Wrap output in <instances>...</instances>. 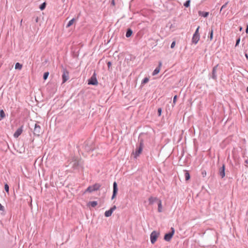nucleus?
<instances>
[{
  "label": "nucleus",
  "mask_w": 248,
  "mask_h": 248,
  "mask_svg": "<svg viewBox=\"0 0 248 248\" xmlns=\"http://www.w3.org/2000/svg\"><path fill=\"white\" fill-rule=\"evenodd\" d=\"M46 7V3L45 2H43V3H42L40 6H39V9L42 11L43 10H44L45 9Z\"/></svg>",
  "instance_id": "nucleus-27"
},
{
  "label": "nucleus",
  "mask_w": 248,
  "mask_h": 248,
  "mask_svg": "<svg viewBox=\"0 0 248 248\" xmlns=\"http://www.w3.org/2000/svg\"><path fill=\"white\" fill-rule=\"evenodd\" d=\"M245 57L247 58V60H248V54L247 53H245Z\"/></svg>",
  "instance_id": "nucleus-45"
},
{
  "label": "nucleus",
  "mask_w": 248,
  "mask_h": 248,
  "mask_svg": "<svg viewBox=\"0 0 248 248\" xmlns=\"http://www.w3.org/2000/svg\"><path fill=\"white\" fill-rule=\"evenodd\" d=\"M133 34V31L130 28H128L127 29L125 34V36L127 38H129Z\"/></svg>",
  "instance_id": "nucleus-19"
},
{
  "label": "nucleus",
  "mask_w": 248,
  "mask_h": 248,
  "mask_svg": "<svg viewBox=\"0 0 248 248\" xmlns=\"http://www.w3.org/2000/svg\"><path fill=\"white\" fill-rule=\"evenodd\" d=\"M118 186L116 182H114L113 184V193L111 196V200H113L116 196L118 192Z\"/></svg>",
  "instance_id": "nucleus-9"
},
{
  "label": "nucleus",
  "mask_w": 248,
  "mask_h": 248,
  "mask_svg": "<svg viewBox=\"0 0 248 248\" xmlns=\"http://www.w3.org/2000/svg\"><path fill=\"white\" fill-rule=\"evenodd\" d=\"M162 113V108H159L157 109V113L159 116H161Z\"/></svg>",
  "instance_id": "nucleus-33"
},
{
  "label": "nucleus",
  "mask_w": 248,
  "mask_h": 248,
  "mask_svg": "<svg viewBox=\"0 0 248 248\" xmlns=\"http://www.w3.org/2000/svg\"><path fill=\"white\" fill-rule=\"evenodd\" d=\"M175 41H174L172 42V43L170 45L171 48H173L175 46Z\"/></svg>",
  "instance_id": "nucleus-38"
},
{
  "label": "nucleus",
  "mask_w": 248,
  "mask_h": 248,
  "mask_svg": "<svg viewBox=\"0 0 248 248\" xmlns=\"http://www.w3.org/2000/svg\"><path fill=\"white\" fill-rule=\"evenodd\" d=\"M75 21V19L74 18H72V19H71L69 22L68 23H67L66 27L67 28L70 27L74 23V22Z\"/></svg>",
  "instance_id": "nucleus-23"
},
{
  "label": "nucleus",
  "mask_w": 248,
  "mask_h": 248,
  "mask_svg": "<svg viewBox=\"0 0 248 248\" xmlns=\"http://www.w3.org/2000/svg\"><path fill=\"white\" fill-rule=\"evenodd\" d=\"M5 117V112H4V110L3 109H0V120L3 119Z\"/></svg>",
  "instance_id": "nucleus-25"
},
{
  "label": "nucleus",
  "mask_w": 248,
  "mask_h": 248,
  "mask_svg": "<svg viewBox=\"0 0 248 248\" xmlns=\"http://www.w3.org/2000/svg\"><path fill=\"white\" fill-rule=\"evenodd\" d=\"M48 75H49L48 72H46L44 73V75H43V79L44 80H46L47 78Z\"/></svg>",
  "instance_id": "nucleus-31"
},
{
  "label": "nucleus",
  "mask_w": 248,
  "mask_h": 248,
  "mask_svg": "<svg viewBox=\"0 0 248 248\" xmlns=\"http://www.w3.org/2000/svg\"><path fill=\"white\" fill-rule=\"evenodd\" d=\"M32 19L34 20L35 22L37 23L39 20V17L38 16H34L32 17Z\"/></svg>",
  "instance_id": "nucleus-37"
},
{
  "label": "nucleus",
  "mask_w": 248,
  "mask_h": 248,
  "mask_svg": "<svg viewBox=\"0 0 248 248\" xmlns=\"http://www.w3.org/2000/svg\"><path fill=\"white\" fill-rule=\"evenodd\" d=\"M199 29H200V26H198V28H197V29L196 30L193 35H200V34L199 32Z\"/></svg>",
  "instance_id": "nucleus-32"
},
{
  "label": "nucleus",
  "mask_w": 248,
  "mask_h": 248,
  "mask_svg": "<svg viewBox=\"0 0 248 248\" xmlns=\"http://www.w3.org/2000/svg\"><path fill=\"white\" fill-rule=\"evenodd\" d=\"M228 2H226L224 4H223V5L222 6V7H221V9H220V12H221V11H222V10L223 9H224V8H226V6H227V4H228Z\"/></svg>",
  "instance_id": "nucleus-36"
},
{
  "label": "nucleus",
  "mask_w": 248,
  "mask_h": 248,
  "mask_svg": "<svg viewBox=\"0 0 248 248\" xmlns=\"http://www.w3.org/2000/svg\"><path fill=\"white\" fill-rule=\"evenodd\" d=\"M116 209V206L115 205L113 206L110 209L106 211L105 212V216L106 217H110L113 213V212Z\"/></svg>",
  "instance_id": "nucleus-12"
},
{
  "label": "nucleus",
  "mask_w": 248,
  "mask_h": 248,
  "mask_svg": "<svg viewBox=\"0 0 248 248\" xmlns=\"http://www.w3.org/2000/svg\"><path fill=\"white\" fill-rule=\"evenodd\" d=\"M115 4L114 0H112L111 2V5L114 6Z\"/></svg>",
  "instance_id": "nucleus-41"
},
{
  "label": "nucleus",
  "mask_w": 248,
  "mask_h": 248,
  "mask_svg": "<svg viewBox=\"0 0 248 248\" xmlns=\"http://www.w3.org/2000/svg\"><path fill=\"white\" fill-rule=\"evenodd\" d=\"M161 65H162V63L161 62H159L158 66L155 68V69L154 70V71H153V72L152 73V75L153 76L157 75L159 72L160 70V67L161 66Z\"/></svg>",
  "instance_id": "nucleus-15"
},
{
  "label": "nucleus",
  "mask_w": 248,
  "mask_h": 248,
  "mask_svg": "<svg viewBox=\"0 0 248 248\" xmlns=\"http://www.w3.org/2000/svg\"><path fill=\"white\" fill-rule=\"evenodd\" d=\"M42 133L41 126L36 123L34 125L33 134L34 135L39 136Z\"/></svg>",
  "instance_id": "nucleus-7"
},
{
  "label": "nucleus",
  "mask_w": 248,
  "mask_h": 248,
  "mask_svg": "<svg viewBox=\"0 0 248 248\" xmlns=\"http://www.w3.org/2000/svg\"><path fill=\"white\" fill-rule=\"evenodd\" d=\"M149 81V78H145L143 79L141 81V84H145Z\"/></svg>",
  "instance_id": "nucleus-30"
},
{
  "label": "nucleus",
  "mask_w": 248,
  "mask_h": 248,
  "mask_svg": "<svg viewBox=\"0 0 248 248\" xmlns=\"http://www.w3.org/2000/svg\"><path fill=\"white\" fill-rule=\"evenodd\" d=\"M0 210L2 211H4V207L0 203Z\"/></svg>",
  "instance_id": "nucleus-40"
},
{
  "label": "nucleus",
  "mask_w": 248,
  "mask_h": 248,
  "mask_svg": "<svg viewBox=\"0 0 248 248\" xmlns=\"http://www.w3.org/2000/svg\"><path fill=\"white\" fill-rule=\"evenodd\" d=\"M218 66V64H217L216 66H215L213 68V69H212L211 78L212 79H213L214 80H217V71Z\"/></svg>",
  "instance_id": "nucleus-11"
},
{
  "label": "nucleus",
  "mask_w": 248,
  "mask_h": 248,
  "mask_svg": "<svg viewBox=\"0 0 248 248\" xmlns=\"http://www.w3.org/2000/svg\"><path fill=\"white\" fill-rule=\"evenodd\" d=\"M97 205V202L96 201H91L89 202L88 203V206H91L92 207H94Z\"/></svg>",
  "instance_id": "nucleus-22"
},
{
  "label": "nucleus",
  "mask_w": 248,
  "mask_h": 248,
  "mask_svg": "<svg viewBox=\"0 0 248 248\" xmlns=\"http://www.w3.org/2000/svg\"><path fill=\"white\" fill-rule=\"evenodd\" d=\"M246 91H247V92L248 93V87H247V89H246Z\"/></svg>",
  "instance_id": "nucleus-48"
},
{
  "label": "nucleus",
  "mask_w": 248,
  "mask_h": 248,
  "mask_svg": "<svg viewBox=\"0 0 248 248\" xmlns=\"http://www.w3.org/2000/svg\"><path fill=\"white\" fill-rule=\"evenodd\" d=\"M159 200L157 197H150L148 199L149 203L150 205H152L155 202H158Z\"/></svg>",
  "instance_id": "nucleus-14"
},
{
  "label": "nucleus",
  "mask_w": 248,
  "mask_h": 248,
  "mask_svg": "<svg viewBox=\"0 0 248 248\" xmlns=\"http://www.w3.org/2000/svg\"><path fill=\"white\" fill-rule=\"evenodd\" d=\"M208 37L210 39V41L212 40L213 38V29L212 27H211V29L209 32V34H208Z\"/></svg>",
  "instance_id": "nucleus-20"
},
{
  "label": "nucleus",
  "mask_w": 248,
  "mask_h": 248,
  "mask_svg": "<svg viewBox=\"0 0 248 248\" xmlns=\"http://www.w3.org/2000/svg\"><path fill=\"white\" fill-rule=\"evenodd\" d=\"M23 125L18 128L14 134V137L16 138H18L23 132Z\"/></svg>",
  "instance_id": "nucleus-13"
},
{
  "label": "nucleus",
  "mask_w": 248,
  "mask_h": 248,
  "mask_svg": "<svg viewBox=\"0 0 248 248\" xmlns=\"http://www.w3.org/2000/svg\"><path fill=\"white\" fill-rule=\"evenodd\" d=\"M198 14L200 16H202L204 17H206L209 15V12L199 11L198 12Z\"/></svg>",
  "instance_id": "nucleus-17"
},
{
  "label": "nucleus",
  "mask_w": 248,
  "mask_h": 248,
  "mask_svg": "<svg viewBox=\"0 0 248 248\" xmlns=\"http://www.w3.org/2000/svg\"><path fill=\"white\" fill-rule=\"evenodd\" d=\"M159 235V232L154 231H153L151 234H150V240L152 244H155V243L156 242L157 237H158Z\"/></svg>",
  "instance_id": "nucleus-5"
},
{
  "label": "nucleus",
  "mask_w": 248,
  "mask_h": 248,
  "mask_svg": "<svg viewBox=\"0 0 248 248\" xmlns=\"http://www.w3.org/2000/svg\"><path fill=\"white\" fill-rule=\"evenodd\" d=\"M245 163L246 164H248V158L246 159L245 160Z\"/></svg>",
  "instance_id": "nucleus-44"
},
{
  "label": "nucleus",
  "mask_w": 248,
  "mask_h": 248,
  "mask_svg": "<svg viewBox=\"0 0 248 248\" xmlns=\"http://www.w3.org/2000/svg\"><path fill=\"white\" fill-rule=\"evenodd\" d=\"M175 232V230L173 227L170 228V232H169L168 233H166L164 237V239L165 241L167 242H169L171 239L172 236L174 235Z\"/></svg>",
  "instance_id": "nucleus-4"
},
{
  "label": "nucleus",
  "mask_w": 248,
  "mask_h": 248,
  "mask_svg": "<svg viewBox=\"0 0 248 248\" xmlns=\"http://www.w3.org/2000/svg\"><path fill=\"white\" fill-rule=\"evenodd\" d=\"M88 83L89 85H96L98 84V81L95 73H93L91 78L88 80Z\"/></svg>",
  "instance_id": "nucleus-6"
},
{
  "label": "nucleus",
  "mask_w": 248,
  "mask_h": 248,
  "mask_svg": "<svg viewBox=\"0 0 248 248\" xmlns=\"http://www.w3.org/2000/svg\"><path fill=\"white\" fill-rule=\"evenodd\" d=\"M158 205V209L157 211L159 213H161L162 212V202L161 200H159L157 202Z\"/></svg>",
  "instance_id": "nucleus-18"
},
{
  "label": "nucleus",
  "mask_w": 248,
  "mask_h": 248,
  "mask_svg": "<svg viewBox=\"0 0 248 248\" xmlns=\"http://www.w3.org/2000/svg\"><path fill=\"white\" fill-rule=\"evenodd\" d=\"M84 148L88 152L90 151L93 150L92 148L91 147H90V146H89L88 145V144L86 143V142L84 144Z\"/></svg>",
  "instance_id": "nucleus-26"
},
{
  "label": "nucleus",
  "mask_w": 248,
  "mask_h": 248,
  "mask_svg": "<svg viewBox=\"0 0 248 248\" xmlns=\"http://www.w3.org/2000/svg\"><path fill=\"white\" fill-rule=\"evenodd\" d=\"M72 167L74 170H78L83 168V163L81 159L74 156L72 159Z\"/></svg>",
  "instance_id": "nucleus-1"
},
{
  "label": "nucleus",
  "mask_w": 248,
  "mask_h": 248,
  "mask_svg": "<svg viewBox=\"0 0 248 248\" xmlns=\"http://www.w3.org/2000/svg\"><path fill=\"white\" fill-rule=\"evenodd\" d=\"M111 64H111V62H107V65H108V69H110V67H111Z\"/></svg>",
  "instance_id": "nucleus-39"
},
{
  "label": "nucleus",
  "mask_w": 248,
  "mask_h": 248,
  "mask_svg": "<svg viewBox=\"0 0 248 248\" xmlns=\"http://www.w3.org/2000/svg\"><path fill=\"white\" fill-rule=\"evenodd\" d=\"M218 174L220 176L221 178H223L225 176V166L224 164L222 165V166L219 168Z\"/></svg>",
  "instance_id": "nucleus-10"
},
{
  "label": "nucleus",
  "mask_w": 248,
  "mask_h": 248,
  "mask_svg": "<svg viewBox=\"0 0 248 248\" xmlns=\"http://www.w3.org/2000/svg\"><path fill=\"white\" fill-rule=\"evenodd\" d=\"M177 96L176 95H175L174 97H173V104L174 105L175 104L176 102V101H177Z\"/></svg>",
  "instance_id": "nucleus-35"
},
{
  "label": "nucleus",
  "mask_w": 248,
  "mask_h": 248,
  "mask_svg": "<svg viewBox=\"0 0 248 248\" xmlns=\"http://www.w3.org/2000/svg\"><path fill=\"white\" fill-rule=\"evenodd\" d=\"M190 0H187L184 3V5L186 7H188L190 6Z\"/></svg>",
  "instance_id": "nucleus-28"
},
{
  "label": "nucleus",
  "mask_w": 248,
  "mask_h": 248,
  "mask_svg": "<svg viewBox=\"0 0 248 248\" xmlns=\"http://www.w3.org/2000/svg\"><path fill=\"white\" fill-rule=\"evenodd\" d=\"M67 0V1H68V0ZM62 2L63 3H65V2L66 0H62Z\"/></svg>",
  "instance_id": "nucleus-46"
},
{
  "label": "nucleus",
  "mask_w": 248,
  "mask_h": 248,
  "mask_svg": "<svg viewBox=\"0 0 248 248\" xmlns=\"http://www.w3.org/2000/svg\"><path fill=\"white\" fill-rule=\"evenodd\" d=\"M185 177L186 181H188L190 178V175L187 170H185Z\"/></svg>",
  "instance_id": "nucleus-21"
},
{
  "label": "nucleus",
  "mask_w": 248,
  "mask_h": 248,
  "mask_svg": "<svg viewBox=\"0 0 248 248\" xmlns=\"http://www.w3.org/2000/svg\"><path fill=\"white\" fill-rule=\"evenodd\" d=\"M202 175L203 177H204L206 175V172L205 171H202Z\"/></svg>",
  "instance_id": "nucleus-42"
},
{
  "label": "nucleus",
  "mask_w": 248,
  "mask_h": 248,
  "mask_svg": "<svg viewBox=\"0 0 248 248\" xmlns=\"http://www.w3.org/2000/svg\"><path fill=\"white\" fill-rule=\"evenodd\" d=\"M4 189L5 191L8 194L9 191V187L7 184L4 185Z\"/></svg>",
  "instance_id": "nucleus-29"
},
{
  "label": "nucleus",
  "mask_w": 248,
  "mask_h": 248,
  "mask_svg": "<svg viewBox=\"0 0 248 248\" xmlns=\"http://www.w3.org/2000/svg\"><path fill=\"white\" fill-rule=\"evenodd\" d=\"M246 32L247 33H248V25H247V28L246 29Z\"/></svg>",
  "instance_id": "nucleus-43"
},
{
  "label": "nucleus",
  "mask_w": 248,
  "mask_h": 248,
  "mask_svg": "<svg viewBox=\"0 0 248 248\" xmlns=\"http://www.w3.org/2000/svg\"><path fill=\"white\" fill-rule=\"evenodd\" d=\"M101 185L98 183H95L93 186H90L87 187V188L85 190L84 193L89 192L91 193L93 191H97L101 187Z\"/></svg>",
  "instance_id": "nucleus-3"
},
{
  "label": "nucleus",
  "mask_w": 248,
  "mask_h": 248,
  "mask_svg": "<svg viewBox=\"0 0 248 248\" xmlns=\"http://www.w3.org/2000/svg\"><path fill=\"white\" fill-rule=\"evenodd\" d=\"M200 35H193L192 38V42L194 44H197L200 40Z\"/></svg>",
  "instance_id": "nucleus-16"
},
{
  "label": "nucleus",
  "mask_w": 248,
  "mask_h": 248,
  "mask_svg": "<svg viewBox=\"0 0 248 248\" xmlns=\"http://www.w3.org/2000/svg\"><path fill=\"white\" fill-rule=\"evenodd\" d=\"M239 30H240V31H241L242 30V27H239Z\"/></svg>",
  "instance_id": "nucleus-47"
},
{
  "label": "nucleus",
  "mask_w": 248,
  "mask_h": 248,
  "mask_svg": "<svg viewBox=\"0 0 248 248\" xmlns=\"http://www.w3.org/2000/svg\"><path fill=\"white\" fill-rule=\"evenodd\" d=\"M240 41V37H238L236 41L235 46H238Z\"/></svg>",
  "instance_id": "nucleus-34"
},
{
  "label": "nucleus",
  "mask_w": 248,
  "mask_h": 248,
  "mask_svg": "<svg viewBox=\"0 0 248 248\" xmlns=\"http://www.w3.org/2000/svg\"><path fill=\"white\" fill-rule=\"evenodd\" d=\"M139 145H137V148L136 149L135 152L134 153L135 158H137L138 156L140 155L141 153L143 148V140L142 139L139 138Z\"/></svg>",
  "instance_id": "nucleus-2"
},
{
  "label": "nucleus",
  "mask_w": 248,
  "mask_h": 248,
  "mask_svg": "<svg viewBox=\"0 0 248 248\" xmlns=\"http://www.w3.org/2000/svg\"><path fill=\"white\" fill-rule=\"evenodd\" d=\"M62 82H65L69 79V72L65 68L62 69Z\"/></svg>",
  "instance_id": "nucleus-8"
},
{
  "label": "nucleus",
  "mask_w": 248,
  "mask_h": 248,
  "mask_svg": "<svg viewBox=\"0 0 248 248\" xmlns=\"http://www.w3.org/2000/svg\"><path fill=\"white\" fill-rule=\"evenodd\" d=\"M22 67V65L19 62H16L15 64V69L21 70Z\"/></svg>",
  "instance_id": "nucleus-24"
}]
</instances>
